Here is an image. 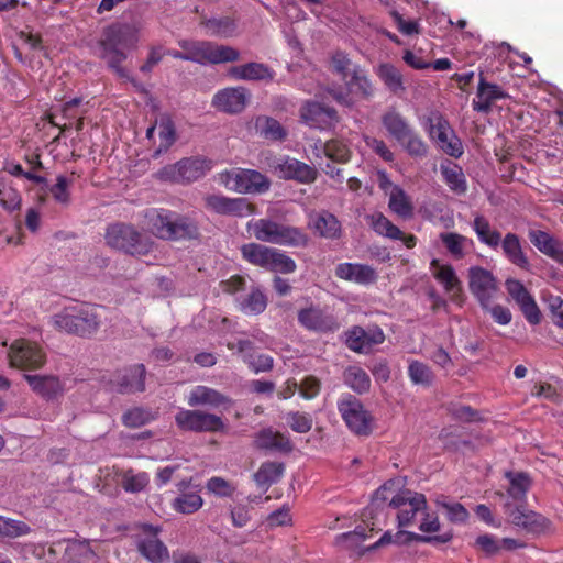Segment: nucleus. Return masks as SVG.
Segmentation results:
<instances>
[{
	"mask_svg": "<svg viewBox=\"0 0 563 563\" xmlns=\"http://www.w3.org/2000/svg\"><path fill=\"white\" fill-rule=\"evenodd\" d=\"M267 296L258 287H253L243 298L238 299V310L246 316H258L267 308Z\"/></svg>",
	"mask_w": 563,
	"mask_h": 563,
	"instance_id": "43",
	"label": "nucleus"
},
{
	"mask_svg": "<svg viewBox=\"0 0 563 563\" xmlns=\"http://www.w3.org/2000/svg\"><path fill=\"white\" fill-rule=\"evenodd\" d=\"M453 532L451 530H448L440 534L434 536H426V534H419L415 532H406V531H398L395 534L387 531L385 532L378 541H376L373 544V549L379 548L384 544L389 543H402L404 541H416L420 543H439L444 544L452 540Z\"/></svg>",
	"mask_w": 563,
	"mask_h": 563,
	"instance_id": "25",
	"label": "nucleus"
},
{
	"mask_svg": "<svg viewBox=\"0 0 563 563\" xmlns=\"http://www.w3.org/2000/svg\"><path fill=\"white\" fill-rule=\"evenodd\" d=\"M206 489L217 497L227 498L233 496L235 486L223 477L212 476L207 481Z\"/></svg>",
	"mask_w": 563,
	"mask_h": 563,
	"instance_id": "64",
	"label": "nucleus"
},
{
	"mask_svg": "<svg viewBox=\"0 0 563 563\" xmlns=\"http://www.w3.org/2000/svg\"><path fill=\"white\" fill-rule=\"evenodd\" d=\"M176 426L183 431L219 432L224 429L221 417L201 410L181 409L175 416Z\"/></svg>",
	"mask_w": 563,
	"mask_h": 563,
	"instance_id": "12",
	"label": "nucleus"
},
{
	"mask_svg": "<svg viewBox=\"0 0 563 563\" xmlns=\"http://www.w3.org/2000/svg\"><path fill=\"white\" fill-rule=\"evenodd\" d=\"M509 95L498 85L486 80L483 73H479L476 99L473 100V109L477 112L488 113L495 101L506 99Z\"/></svg>",
	"mask_w": 563,
	"mask_h": 563,
	"instance_id": "26",
	"label": "nucleus"
},
{
	"mask_svg": "<svg viewBox=\"0 0 563 563\" xmlns=\"http://www.w3.org/2000/svg\"><path fill=\"white\" fill-rule=\"evenodd\" d=\"M441 174L449 188L457 194L463 195L467 190L466 179L462 167L457 164L441 165Z\"/></svg>",
	"mask_w": 563,
	"mask_h": 563,
	"instance_id": "48",
	"label": "nucleus"
},
{
	"mask_svg": "<svg viewBox=\"0 0 563 563\" xmlns=\"http://www.w3.org/2000/svg\"><path fill=\"white\" fill-rule=\"evenodd\" d=\"M343 380L356 394H365L371 388V378L368 374L360 366L352 365L345 368Z\"/></svg>",
	"mask_w": 563,
	"mask_h": 563,
	"instance_id": "47",
	"label": "nucleus"
},
{
	"mask_svg": "<svg viewBox=\"0 0 563 563\" xmlns=\"http://www.w3.org/2000/svg\"><path fill=\"white\" fill-rule=\"evenodd\" d=\"M472 229L479 243L492 250H497L499 247L501 233L492 227L489 220L485 216L476 214L472 222Z\"/></svg>",
	"mask_w": 563,
	"mask_h": 563,
	"instance_id": "36",
	"label": "nucleus"
},
{
	"mask_svg": "<svg viewBox=\"0 0 563 563\" xmlns=\"http://www.w3.org/2000/svg\"><path fill=\"white\" fill-rule=\"evenodd\" d=\"M298 322L306 330L318 333L335 332L340 328V323L332 313L314 305L298 311Z\"/></svg>",
	"mask_w": 563,
	"mask_h": 563,
	"instance_id": "17",
	"label": "nucleus"
},
{
	"mask_svg": "<svg viewBox=\"0 0 563 563\" xmlns=\"http://www.w3.org/2000/svg\"><path fill=\"white\" fill-rule=\"evenodd\" d=\"M231 399L220 391L203 385H198L190 390L188 396V405L190 407L208 406L218 408L220 406L230 405Z\"/></svg>",
	"mask_w": 563,
	"mask_h": 563,
	"instance_id": "33",
	"label": "nucleus"
},
{
	"mask_svg": "<svg viewBox=\"0 0 563 563\" xmlns=\"http://www.w3.org/2000/svg\"><path fill=\"white\" fill-rule=\"evenodd\" d=\"M200 24L207 29V33L211 36L230 37L235 32V23L228 16L205 19Z\"/></svg>",
	"mask_w": 563,
	"mask_h": 563,
	"instance_id": "52",
	"label": "nucleus"
},
{
	"mask_svg": "<svg viewBox=\"0 0 563 563\" xmlns=\"http://www.w3.org/2000/svg\"><path fill=\"white\" fill-rule=\"evenodd\" d=\"M150 482V477L145 472L134 473L128 470L122 475V487L128 493H139L143 490Z\"/></svg>",
	"mask_w": 563,
	"mask_h": 563,
	"instance_id": "60",
	"label": "nucleus"
},
{
	"mask_svg": "<svg viewBox=\"0 0 563 563\" xmlns=\"http://www.w3.org/2000/svg\"><path fill=\"white\" fill-rule=\"evenodd\" d=\"M206 207L216 213L233 217H246L254 213V206L246 198H229L222 195H209Z\"/></svg>",
	"mask_w": 563,
	"mask_h": 563,
	"instance_id": "20",
	"label": "nucleus"
},
{
	"mask_svg": "<svg viewBox=\"0 0 563 563\" xmlns=\"http://www.w3.org/2000/svg\"><path fill=\"white\" fill-rule=\"evenodd\" d=\"M145 219L151 233L162 240H192L199 236L195 221L167 209H150Z\"/></svg>",
	"mask_w": 563,
	"mask_h": 563,
	"instance_id": "2",
	"label": "nucleus"
},
{
	"mask_svg": "<svg viewBox=\"0 0 563 563\" xmlns=\"http://www.w3.org/2000/svg\"><path fill=\"white\" fill-rule=\"evenodd\" d=\"M104 239L110 247L132 256L147 255L154 249L153 240L129 223L110 224L107 228Z\"/></svg>",
	"mask_w": 563,
	"mask_h": 563,
	"instance_id": "5",
	"label": "nucleus"
},
{
	"mask_svg": "<svg viewBox=\"0 0 563 563\" xmlns=\"http://www.w3.org/2000/svg\"><path fill=\"white\" fill-rule=\"evenodd\" d=\"M408 377L413 385L432 386L435 375L431 367L418 360H411L408 365Z\"/></svg>",
	"mask_w": 563,
	"mask_h": 563,
	"instance_id": "50",
	"label": "nucleus"
},
{
	"mask_svg": "<svg viewBox=\"0 0 563 563\" xmlns=\"http://www.w3.org/2000/svg\"><path fill=\"white\" fill-rule=\"evenodd\" d=\"M323 152L329 159L341 164L347 163L352 155L349 145L339 139L327 141L323 144Z\"/></svg>",
	"mask_w": 563,
	"mask_h": 563,
	"instance_id": "54",
	"label": "nucleus"
},
{
	"mask_svg": "<svg viewBox=\"0 0 563 563\" xmlns=\"http://www.w3.org/2000/svg\"><path fill=\"white\" fill-rule=\"evenodd\" d=\"M247 101L246 89L243 87L225 88L218 91L212 99L214 108L227 113H240Z\"/></svg>",
	"mask_w": 563,
	"mask_h": 563,
	"instance_id": "27",
	"label": "nucleus"
},
{
	"mask_svg": "<svg viewBox=\"0 0 563 563\" xmlns=\"http://www.w3.org/2000/svg\"><path fill=\"white\" fill-rule=\"evenodd\" d=\"M229 75L236 80L250 81H273L275 78V71L268 65L257 62L233 66Z\"/></svg>",
	"mask_w": 563,
	"mask_h": 563,
	"instance_id": "30",
	"label": "nucleus"
},
{
	"mask_svg": "<svg viewBox=\"0 0 563 563\" xmlns=\"http://www.w3.org/2000/svg\"><path fill=\"white\" fill-rule=\"evenodd\" d=\"M213 166L214 162L208 157L190 156L164 166L157 172V177L163 181L191 184L207 175Z\"/></svg>",
	"mask_w": 563,
	"mask_h": 563,
	"instance_id": "7",
	"label": "nucleus"
},
{
	"mask_svg": "<svg viewBox=\"0 0 563 563\" xmlns=\"http://www.w3.org/2000/svg\"><path fill=\"white\" fill-rule=\"evenodd\" d=\"M339 279L367 286L376 283L378 275L374 267L362 263H340L335 267Z\"/></svg>",
	"mask_w": 563,
	"mask_h": 563,
	"instance_id": "24",
	"label": "nucleus"
},
{
	"mask_svg": "<svg viewBox=\"0 0 563 563\" xmlns=\"http://www.w3.org/2000/svg\"><path fill=\"white\" fill-rule=\"evenodd\" d=\"M394 508L398 510V526L400 528L410 527L417 522V515L427 509V499L421 493L406 490L402 500Z\"/></svg>",
	"mask_w": 563,
	"mask_h": 563,
	"instance_id": "23",
	"label": "nucleus"
},
{
	"mask_svg": "<svg viewBox=\"0 0 563 563\" xmlns=\"http://www.w3.org/2000/svg\"><path fill=\"white\" fill-rule=\"evenodd\" d=\"M338 410L354 434L368 437L373 432L374 417L354 395L343 394L338 400Z\"/></svg>",
	"mask_w": 563,
	"mask_h": 563,
	"instance_id": "9",
	"label": "nucleus"
},
{
	"mask_svg": "<svg viewBox=\"0 0 563 563\" xmlns=\"http://www.w3.org/2000/svg\"><path fill=\"white\" fill-rule=\"evenodd\" d=\"M437 505L445 510L446 519L452 523H464L470 517L467 509L460 503H448L438 499Z\"/></svg>",
	"mask_w": 563,
	"mask_h": 563,
	"instance_id": "63",
	"label": "nucleus"
},
{
	"mask_svg": "<svg viewBox=\"0 0 563 563\" xmlns=\"http://www.w3.org/2000/svg\"><path fill=\"white\" fill-rule=\"evenodd\" d=\"M376 75L394 95L402 93L406 90L402 75L394 65L389 63L380 64L377 67Z\"/></svg>",
	"mask_w": 563,
	"mask_h": 563,
	"instance_id": "44",
	"label": "nucleus"
},
{
	"mask_svg": "<svg viewBox=\"0 0 563 563\" xmlns=\"http://www.w3.org/2000/svg\"><path fill=\"white\" fill-rule=\"evenodd\" d=\"M275 250L276 249L266 246L264 244L251 242L241 246V255L242 258L251 265L267 271Z\"/></svg>",
	"mask_w": 563,
	"mask_h": 563,
	"instance_id": "37",
	"label": "nucleus"
},
{
	"mask_svg": "<svg viewBox=\"0 0 563 563\" xmlns=\"http://www.w3.org/2000/svg\"><path fill=\"white\" fill-rule=\"evenodd\" d=\"M141 536L137 539V550L151 563H164L169 559L167 547L159 540V527L152 525L141 526Z\"/></svg>",
	"mask_w": 563,
	"mask_h": 563,
	"instance_id": "16",
	"label": "nucleus"
},
{
	"mask_svg": "<svg viewBox=\"0 0 563 563\" xmlns=\"http://www.w3.org/2000/svg\"><path fill=\"white\" fill-rule=\"evenodd\" d=\"M369 224L377 234L391 240L402 235V231L380 212L373 213L369 217Z\"/></svg>",
	"mask_w": 563,
	"mask_h": 563,
	"instance_id": "53",
	"label": "nucleus"
},
{
	"mask_svg": "<svg viewBox=\"0 0 563 563\" xmlns=\"http://www.w3.org/2000/svg\"><path fill=\"white\" fill-rule=\"evenodd\" d=\"M273 167L279 178L296 180L300 184H312L318 177L316 167L294 157L278 158Z\"/></svg>",
	"mask_w": 563,
	"mask_h": 563,
	"instance_id": "19",
	"label": "nucleus"
},
{
	"mask_svg": "<svg viewBox=\"0 0 563 563\" xmlns=\"http://www.w3.org/2000/svg\"><path fill=\"white\" fill-rule=\"evenodd\" d=\"M217 180L227 189L239 194H262L271 185L267 177L260 172L238 167L219 173Z\"/></svg>",
	"mask_w": 563,
	"mask_h": 563,
	"instance_id": "8",
	"label": "nucleus"
},
{
	"mask_svg": "<svg viewBox=\"0 0 563 563\" xmlns=\"http://www.w3.org/2000/svg\"><path fill=\"white\" fill-rule=\"evenodd\" d=\"M314 232L328 240H338L342 235V225L339 219L331 212L322 210L312 221Z\"/></svg>",
	"mask_w": 563,
	"mask_h": 563,
	"instance_id": "35",
	"label": "nucleus"
},
{
	"mask_svg": "<svg viewBox=\"0 0 563 563\" xmlns=\"http://www.w3.org/2000/svg\"><path fill=\"white\" fill-rule=\"evenodd\" d=\"M505 477L509 481L507 494L519 503H526L527 494L532 486V479L526 472L507 471Z\"/></svg>",
	"mask_w": 563,
	"mask_h": 563,
	"instance_id": "40",
	"label": "nucleus"
},
{
	"mask_svg": "<svg viewBox=\"0 0 563 563\" xmlns=\"http://www.w3.org/2000/svg\"><path fill=\"white\" fill-rule=\"evenodd\" d=\"M139 42V27L131 23L115 22L102 30L97 41L98 56L107 62L118 77L129 79L128 70L122 66L126 59L125 49H132Z\"/></svg>",
	"mask_w": 563,
	"mask_h": 563,
	"instance_id": "1",
	"label": "nucleus"
},
{
	"mask_svg": "<svg viewBox=\"0 0 563 563\" xmlns=\"http://www.w3.org/2000/svg\"><path fill=\"white\" fill-rule=\"evenodd\" d=\"M528 236L539 252L563 265V242L542 230H529Z\"/></svg>",
	"mask_w": 563,
	"mask_h": 563,
	"instance_id": "28",
	"label": "nucleus"
},
{
	"mask_svg": "<svg viewBox=\"0 0 563 563\" xmlns=\"http://www.w3.org/2000/svg\"><path fill=\"white\" fill-rule=\"evenodd\" d=\"M70 184L71 181L67 179L66 176L58 175L56 178V184L48 188V191L53 196L54 200L64 207H68L71 201L70 191L68 189Z\"/></svg>",
	"mask_w": 563,
	"mask_h": 563,
	"instance_id": "62",
	"label": "nucleus"
},
{
	"mask_svg": "<svg viewBox=\"0 0 563 563\" xmlns=\"http://www.w3.org/2000/svg\"><path fill=\"white\" fill-rule=\"evenodd\" d=\"M146 369L143 364L132 365L118 376V390L121 394L141 393L145 389Z\"/></svg>",
	"mask_w": 563,
	"mask_h": 563,
	"instance_id": "32",
	"label": "nucleus"
},
{
	"mask_svg": "<svg viewBox=\"0 0 563 563\" xmlns=\"http://www.w3.org/2000/svg\"><path fill=\"white\" fill-rule=\"evenodd\" d=\"M400 479H389L377 488L373 495L372 504L379 507V503H388V506L395 507L398 505L407 489L402 488Z\"/></svg>",
	"mask_w": 563,
	"mask_h": 563,
	"instance_id": "38",
	"label": "nucleus"
},
{
	"mask_svg": "<svg viewBox=\"0 0 563 563\" xmlns=\"http://www.w3.org/2000/svg\"><path fill=\"white\" fill-rule=\"evenodd\" d=\"M284 418L287 426L297 433H307L312 429L313 419L310 413L289 411Z\"/></svg>",
	"mask_w": 563,
	"mask_h": 563,
	"instance_id": "59",
	"label": "nucleus"
},
{
	"mask_svg": "<svg viewBox=\"0 0 563 563\" xmlns=\"http://www.w3.org/2000/svg\"><path fill=\"white\" fill-rule=\"evenodd\" d=\"M468 288L483 310L489 309V305L499 291L496 276L482 266L468 268Z\"/></svg>",
	"mask_w": 563,
	"mask_h": 563,
	"instance_id": "11",
	"label": "nucleus"
},
{
	"mask_svg": "<svg viewBox=\"0 0 563 563\" xmlns=\"http://www.w3.org/2000/svg\"><path fill=\"white\" fill-rule=\"evenodd\" d=\"M388 206L393 212L405 219L412 216L413 207L406 192L399 187H395L391 191Z\"/></svg>",
	"mask_w": 563,
	"mask_h": 563,
	"instance_id": "56",
	"label": "nucleus"
},
{
	"mask_svg": "<svg viewBox=\"0 0 563 563\" xmlns=\"http://www.w3.org/2000/svg\"><path fill=\"white\" fill-rule=\"evenodd\" d=\"M157 130L159 144L153 152V158H158L162 154L166 153L176 141V130L170 118L162 117L157 121Z\"/></svg>",
	"mask_w": 563,
	"mask_h": 563,
	"instance_id": "45",
	"label": "nucleus"
},
{
	"mask_svg": "<svg viewBox=\"0 0 563 563\" xmlns=\"http://www.w3.org/2000/svg\"><path fill=\"white\" fill-rule=\"evenodd\" d=\"M55 545L63 548V561L65 563H93L95 561V553L87 542L71 540L67 541L65 547L62 542Z\"/></svg>",
	"mask_w": 563,
	"mask_h": 563,
	"instance_id": "39",
	"label": "nucleus"
},
{
	"mask_svg": "<svg viewBox=\"0 0 563 563\" xmlns=\"http://www.w3.org/2000/svg\"><path fill=\"white\" fill-rule=\"evenodd\" d=\"M178 45L186 51V60L200 65H217L240 59V53L234 47L209 41L180 40Z\"/></svg>",
	"mask_w": 563,
	"mask_h": 563,
	"instance_id": "6",
	"label": "nucleus"
},
{
	"mask_svg": "<svg viewBox=\"0 0 563 563\" xmlns=\"http://www.w3.org/2000/svg\"><path fill=\"white\" fill-rule=\"evenodd\" d=\"M23 377L30 385L31 389L44 399H54L64 391V386L59 377L55 375L24 374Z\"/></svg>",
	"mask_w": 563,
	"mask_h": 563,
	"instance_id": "29",
	"label": "nucleus"
},
{
	"mask_svg": "<svg viewBox=\"0 0 563 563\" xmlns=\"http://www.w3.org/2000/svg\"><path fill=\"white\" fill-rule=\"evenodd\" d=\"M202 505L203 499L197 490L179 494L172 503L174 510L185 515L198 511Z\"/></svg>",
	"mask_w": 563,
	"mask_h": 563,
	"instance_id": "51",
	"label": "nucleus"
},
{
	"mask_svg": "<svg viewBox=\"0 0 563 563\" xmlns=\"http://www.w3.org/2000/svg\"><path fill=\"white\" fill-rule=\"evenodd\" d=\"M31 531V527L25 521L0 516V538L15 539Z\"/></svg>",
	"mask_w": 563,
	"mask_h": 563,
	"instance_id": "55",
	"label": "nucleus"
},
{
	"mask_svg": "<svg viewBox=\"0 0 563 563\" xmlns=\"http://www.w3.org/2000/svg\"><path fill=\"white\" fill-rule=\"evenodd\" d=\"M505 287L511 299L519 306L526 320L537 325L541 322V311L526 286L518 279L508 278L505 282Z\"/></svg>",
	"mask_w": 563,
	"mask_h": 563,
	"instance_id": "18",
	"label": "nucleus"
},
{
	"mask_svg": "<svg viewBox=\"0 0 563 563\" xmlns=\"http://www.w3.org/2000/svg\"><path fill=\"white\" fill-rule=\"evenodd\" d=\"M284 473V464L278 462H265L254 474V481L260 487H268L277 483Z\"/></svg>",
	"mask_w": 563,
	"mask_h": 563,
	"instance_id": "49",
	"label": "nucleus"
},
{
	"mask_svg": "<svg viewBox=\"0 0 563 563\" xmlns=\"http://www.w3.org/2000/svg\"><path fill=\"white\" fill-rule=\"evenodd\" d=\"M349 90L347 93L333 91L332 96L336 102L345 107H352L354 101L350 93L363 99H371L374 96L375 88L366 71L361 66H354L351 75L344 80Z\"/></svg>",
	"mask_w": 563,
	"mask_h": 563,
	"instance_id": "13",
	"label": "nucleus"
},
{
	"mask_svg": "<svg viewBox=\"0 0 563 563\" xmlns=\"http://www.w3.org/2000/svg\"><path fill=\"white\" fill-rule=\"evenodd\" d=\"M11 367L22 371H35L46 362L43 350L34 342L26 339H18L12 342L8 352Z\"/></svg>",
	"mask_w": 563,
	"mask_h": 563,
	"instance_id": "10",
	"label": "nucleus"
},
{
	"mask_svg": "<svg viewBox=\"0 0 563 563\" xmlns=\"http://www.w3.org/2000/svg\"><path fill=\"white\" fill-rule=\"evenodd\" d=\"M255 445L258 449L289 453L292 443L288 435L273 431L271 428L261 430L255 437Z\"/></svg>",
	"mask_w": 563,
	"mask_h": 563,
	"instance_id": "34",
	"label": "nucleus"
},
{
	"mask_svg": "<svg viewBox=\"0 0 563 563\" xmlns=\"http://www.w3.org/2000/svg\"><path fill=\"white\" fill-rule=\"evenodd\" d=\"M499 247L501 249L503 255L512 265L523 271H528L530 268V261L523 251L521 240L518 234L512 232L506 233L501 236Z\"/></svg>",
	"mask_w": 563,
	"mask_h": 563,
	"instance_id": "31",
	"label": "nucleus"
},
{
	"mask_svg": "<svg viewBox=\"0 0 563 563\" xmlns=\"http://www.w3.org/2000/svg\"><path fill=\"white\" fill-rule=\"evenodd\" d=\"M506 507L510 521L529 533H543L551 527V521L541 514L527 510L521 506L511 508L510 505H506Z\"/></svg>",
	"mask_w": 563,
	"mask_h": 563,
	"instance_id": "21",
	"label": "nucleus"
},
{
	"mask_svg": "<svg viewBox=\"0 0 563 563\" xmlns=\"http://www.w3.org/2000/svg\"><path fill=\"white\" fill-rule=\"evenodd\" d=\"M20 192L4 179H0V205L8 211H14L21 206Z\"/></svg>",
	"mask_w": 563,
	"mask_h": 563,
	"instance_id": "58",
	"label": "nucleus"
},
{
	"mask_svg": "<svg viewBox=\"0 0 563 563\" xmlns=\"http://www.w3.org/2000/svg\"><path fill=\"white\" fill-rule=\"evenodd\" d=\"M385 341V334L378 325L364 329L355 325L346 332V345L350 350L364 353L372 346L382 344Z\"/></svg>",
	"mask_w": 563,
	"mask_h": 563,
	"instance_id": "22",
	"label": "nucleus"
},
{
	"mask_svg": "<svg viewBox=\"0 0 563 563\" xmlns=\"http://www.w3.org/2000/svg\"><path fill=\"white\" fill-rule=\"evenodd\" d=\"M296 269V262L285 252L276 249L273 257L271 258V264L267 271L280 274H291Z\"/></svg>",
	"mask_w": 563,
	"mask_h": 563,
	"instance_id": "61",
	"label": "nucleus"
},
{
	"mask_svg": "<svg viewBox=\"0 0 563 563\" xmlns=\"http://www.w3.org/2000/svg\"><path fill=\"white\" fill-rule=\"evenodd\" d=\"M398 143L412 157L421 158L428 154V144L413 129Z\"/></svg>",
	"mask_w": 563,
	"mask_h": 563,
	"instance_id": "57",
	"label": "nucleus"
},
{
	"mask_svg": "<svg viewBox=\"0 0 563 563\" xmlns=\"http://www.w3.org/2000/svg\"><path fill=\"white\" fill-rule=\"evenodd\" d=\"M382 123L387 132L399 142L412 130L407 120L397 111L390 110L383 114Z\"/></svg>",
	"mask_w": 563,
	"mask_h": 563,
	"instance_id": "46",
	"label": "nucleus"
},
{
	"mask_svg": "<svg viewBox=\"0 0 563 563\" xmlns=\"http://www.w3.org/2000/svg\"><path fill=\"white\" fill-rule=\"evenodd\" d=\"M431 139L448 155L459 158L463 154L461 140L456 136L449 121L440 114L430 119Z\"/></svg>",
	"mask_w": 563,
	"mask_h": 563,
	"instance_id": "15",
	"label": "nucleus"
},
{
	"mask_svg": "<svg viewBox=\"0 0 563 563\" xmlns=\"http://www.w3.org/2000/svg\"><path fill=\"white\" fill-rule=\"evenodd\" d=\"M300 118L311 129L333 130L340 121L338 111L318 101H307L300 108Z\"/></svg>",
	"mask_w": 563,
	"mask_h": 563,
	"instance_id": "14",
	"label": "nucleus"
},
{
	"mask_svg": "<svg viewBox=\"0 0 563 563\" xmlns=\"http://www.w3.org/2000/svg\"><path fill=\"white\" fill-rule=\"evenodd\" d=\"M247 230L261 242L290 247H305L309 236L302 229L276 222L271 219L251 220Z\"/></svg>",
	"mask_w": 563,
	"mask_h": 563,
	"instance_id": "4",
	"label": "nucleus"
},
{
	"mask_svg": "<svg viewBox=\"0 0 563 563\" xmlns=\"http://www.w3.org/2000/svg\"><path fill=\"white\" fill-rule=\"evenodd\" d=\"M98 310V306L88 303L69 306L55 313L51 318V323L60 332L89 338L99 330L101 324Z\"/></svg>",
	"mask_w": 563,
	"mask_h": 563,
	"instance_id": "3",
	"label": "nucleus"
},
{
	"mask_svg": "<svg viewBox=\"0 0 563 563\" xmlns=\"http://www.w3.org/2000/svg\"><path fill=\"white\" fill-rule=\"evenodd\" d=\"M433 277L443 286L446 292L461 291V282L450 264H441L438 258L430 262Z\"/></svg>",
	"mask_w": 563,
	"mask_h": 563,
	"instance_id": "41",
	"label": "nucleus"
},
{
	"mask_svg": "<svg viewBox=\"0 0 563 563\" xmlns=\"http://www.w3.org/2000/svg\"><path fill=\"white\" fill-rule=\"evenodd\" d=\"M439 239L452 258L463 260L467 254V246L473 245V241L467 236L456 232H441Z\"/></svg>",
	"mask_w": 563,
	"mask_h": 563,
	"instance_id": "42",
	"label": "nucleus"
}]
</instances>
